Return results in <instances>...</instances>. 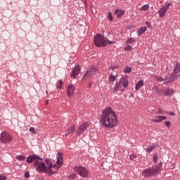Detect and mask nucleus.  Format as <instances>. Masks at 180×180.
<instances>
[{
	"instance_id": "f257e3e1",
	"label": "nucleus",
	"mask_w": 180,
	"mask_h": 180,
	"mask_svg": "<svg viewBox=\"0 0 180 180\" xmlns=\"http://www.w3.org/2000/svg\"><path fill=\"white\" fill-rule=\"evenodd\" d=\"M99 122L103 127L105 129H113L117 126L119 121L117 120V115L112 107L108 106L102 110L100 115Z\"/></svg>"
},
{
	"instance_id": "f03ea898",
	"label": "nucleus",
	"mask_w": 180,
	"mask_h": 180,
	"mask_svg": "<svg viewBox=\"0 0 180 180\" xmlns=\"http://www.w3.org/2000/svg\"><path fill=\"white\" fill-rule=\"evenodd\" d=\"M161 167H162V162L155 165V167H149L143 170L142 172V176H143L144 178H151V176H155V175H158L160 172H161Z\"/></svg>"
},
{
	"instance_id": "7ed1b4c3",
	"label": "nucleus",
	"mask_w": 180,
	"mask_h": 180,
	"mask_svg": "<svg viewBox=\"0 0 180 180\" xmlns=\"http://www.w3.org/2000/svg\"><path fill=\"white\" fill-rule=\"evenodd\" d=\"M129 86V79L127 76H124L118 82H116L114 87L112 88V92L117 94V91L123 92L126 88Z\"/></svg>"
},
{
	"instance_id": "20e7f679",
	"label": "nucleus",
	"mask_w": 180,
	"mask_h": 180,
	"mask_svg": "<svg viewBox=\"0 0 180 180\" xmlns=\"http://www.w3.org/2000/svg\"><path fill=\"white\" fill-rule=\"evenodd\" d=\"M94 41L96 47H105V46H108V44H112V43H113L101 34H97L94 37Z\"/></svg>"
},
{
	"instance_id": "39448f33",
	"label": "nucleus",
	"mask_w": 180,
	"mask_h": 180,
	"mask_svg": "<svg viewBox=\"0 0 180 180\" xmlns=\"http://www.w3.org/2000/svg\"><path fill=\"white\" fill-rule=\"evenodd\" d=\"M33 166L37 172H39V174H49L47 166H46V163L43 162V159L42 160H38L34 162Z\"/></svg>"
},
{
	"instance_id": "423d86ee",
	"label": "nucleus",
	"mask_w": 180,
	"mask_h": 180,
	"mask_svg": "<svg viewBox=\"0 0 180 180\" xmlns=\"http://www.w3.org/2000/svg\"><path fill=\"white\" fill-rule=\"evenodd\" d=\"M73 171L77 172L78 175H80V176H82L83 178H88V175L89 174L88 169L82 166H75L73 167Z\"/></svg>"
},
{
	"instance_id": "0eeeda50",
	"label": "nucleus",
	"mask_w": 180,
	"mask_h": 180,
	"mask_svg": "<svg viewBox=\"0 0 180 180\" xmlns=\"http://www.w3.org/2000/svg\"><path fill=\"white\" fill-rule=\"evenodd\" d=\"M44 161L47 165L48 175L51 176V175L56 174V172H53V168H56V169H57V165H53V160L50 158H46Z\"/></svg>"
},
{
	"instance_id": "6e6552de",
	"label": "nucleus",
	"mask_w": 180,
	"mask_h": 180,
	"mask_svg": "<svg viewBox=\"0 0 180 180\" xmlns=\"http://www.w3.org/2000/svg\"><path fill=\"white\" fill-rule=\"evenodd\" d=\"M12 140H13V137L11 134H9V133H8L6 131H3L1 134L0 141L4 144H6V143H11V141H12Z\"/></svg>"
},
{
	"instance_id": "1a4fd4ad",
	"label": "nucleus",
	"mask_w": 180,
	"mask_h": 180,
	"mask_svg": "<svg viewBox=\"0 0 180 180\" xmlns=\"http://www.w3.org/2000/svg\"><path fill=\"white\" fill-rule=\"evenodd\" d=\"M89 126L90 124L88 122H85L82 124L76 131V136H81V134H82V133H84V131H85V130H86V129H88Z\"/></svg>"
},
{
	"instance_id": "9d476101",
	"label": "nucleus",
	"mask_w": 180,
	"mask_h": 180,
	"mask_svg": "<svg viewBox=\"0 0 180 180\" xmlns=\"http://www.w3.org/2000/svg\"><path fill=\"white\" fill-rule=\"evenodd\" d=\"M169 6H172V3H168L162 6L158 12L159 13V17L164 18V16H165V13H167V11L169 9Z\"/></svg>"
},
{
	"instance_id": "9b49d317",
	"label": "nucleus",
	"mask_w": 180,
	"mask_h": 180,
	"mask_svg": "<svg viewBox=\"0 0 180 180\" xmlns=\"http://www.w3.org/2000/svg\"><path fill=\"white\" fill-rule=\"evenodd\" d=\"M43 161V158L39 157V155H37L35 154L30 155L27 158V164H32V162H36L37 160Z\"/></svg>"
},
{
	"instance_id": "f8f14e48",
	"label": "nucleus",
	"mask_w": 180,
	"mask_h": 180,
	"mask_svg": "<svg viewBox=\"0 0 180 180\" xmlns=\"http://www.w3.org/2000/svg\"><path fill=\"white\" fill-rule=\"evenodd\" d=\"M63 155L62 153L58 152V156H57V161H56V169H60L61 167L63 166Z\"/></svg>"
},
{
	"instance_id": "ddd939ff",
	"label": "nucleus",
	"mask_w": 180,
	"mask_h": 180,
	"mask_svg": "<svg viewBox=\"0 0 180 180\" xmlns=\"http://www.w3.org/2000/svg\"><path fill=\"white\" fill-rule=\"evenodd\" d=\"M79 72H81V68L77 65L72 71L70 77H72V78L75 79V78H77V75H78Z\"/></svg>"
},
{
	"instance_id": "4468645a",
	"label": "nucleus",
	"mask_w": 180,
	"mask_h": 180,
	"mask_svg": "<svg viewBox=\"0 0 180 180\" xmlns=\"http://www.w3.org/2000/svg\"><path fill=\"white\" fill-rule=\"evenodd\" d=\"M74 91H75V86L72 84H70L67 89V95L69 98H72L74 95Z\"/></svg>"
},
{
	"instance_id": "2eb2a0df",
	"label": "nucleus",
	"mask_w": 180,
	"mask_h": 180,
	"mask_svg": "<svg viewBox=\"0 0 180 180\" xmlns=\"http://www.w3.org/2000/svg\"><path fill=\"white\" fill-rule=\"evenodd\" d=\"M162 120H167V117L166 116H157L156 119H153L151 120V122L153 123H161Z\"/></svg>"
},
{
	"instance_id": "dca6fc26",
	"label": "nucleus",
	"mask_w": 180,
	"mask_h": 180,
	"mask_svg": "<svg viewBox=\"0 0 180 180\" xmlns=\"http://www.w3.org/2000/svg\"><path fill=\"white\" fill-rule=\"evenodd\" d=\"M73 133H75V125H71L70 127L68 129L65 133V136H70V134H72Z\"/></svg>"
},
{
	"instance_id": "f3484780",
	"label": "nucleus",
	"mask_w": 180,
	"mask_h": 180,
	"mask_svg": "<svg viewBox=\"0 0 180 180\" xmlns=\"http://www.w3.org/2000/svg\"><path fill=\"white\" fill-rule=\"evenodd\" d=\"M174 90L170 89L169 88H167L164 90L163 96H169L173 95Z\"/></svg>"
},
{
	"instance_id": "a211bd4d",
	"label": "nucleus",
	"mask_w": 180,
	"mask_h": 180,
	"mask_svg": "<svg viewBox=\"0 0 180 180\" xmlns=\"http://www.w3.org/2000/svg\"><path fill=\"white\" fill-rule=\"evenodd\" d=\"M180 72V63H176L174 68V72H173V75L174 78L176 77V74H179Z\"/></svg>"
},
{
	"instance_id": "6ab92c4d",
	"label": "nucleus",
	"mask_w": 180,
	"mask_h": 180,
	"mask_svg": "<svg viewBox=\"0 0 180 180\" xmlns=\"http://www.w3.org/2000/svg\"><path fill=\"white\" fill-rule=\"evenodd\" d=\"M142 86H144V81L140 80L136 83L135 86V91H139L140 88H142Z\"/></svg>"
},
{
	"instance_id": "aec40b11",
	"label": "nucleus",
	"mask_w": 180,
	"mask_h": 180,
	"mask_svg": "<svg viewBox=\"0 0 180 180\" xmlns=\"http://www.w3.org/2000/svg\"><path fill=\"white\" fill-rule=\"evenodd\" d=\"M115 15H117V18L118 19H120V18H122L123 16V15H124L125 11L124 10H116L115 11Z\"/></svg>"
},
{
	"instance_id": "412c9836",
	"label": "nucleus",
	"mask_w": 180,
	"mask_h": 180,
	"mask_svg": "<svg viewBox=\"0 0 180 180\" xmlns=\"http://www.w3.org/2000/svg\"><path fill=\"white\" fill-rule=\"evenodd\" d=\"M92 74L89 71V70L86 72V74L83 75L82 79L85 81V79H89L92 78Z\"/></svg>"
},
{
	"instance_id": "4be33fe9",
	"label": "nucleus",
	"mask_w": 180,
	"mask_h": 180,
	"mask_svg": "<svg viewBox=\"0 0 180 180\" xmlns=\"http://www.w3.org/2000/svg\"><path fill=\"white\" fill-rule=\"evenodd\" d=\"M145 32H147V27H143L140 28L137 31L138 36H141V34H143V33H144Z\"/></svg>"
},
{
	"instance_id": "5701e85b",
	"label": "nucleus",
	"mask_w": 180,
	"mask_h": 180,
	"mask_svg": "<svg viewBox=\"0 0 180 180\" xmlns=\"http://www.w3.org/2000/svg\"><path fill=\"white\" fill-rule=\"evenodd\" d=\"M89 71L94 75V74L98 71V68L95 66H91Z\"/></svg>"
},
{
	"instance_id": "b1692460",
	"label": "nucleus",
	"mask_w": 180,
	"mask_h": 180,
	"mask_svg": "<svg viewBox=\"0 0 180 180\" xmlns=\"http://www.w3.org/2000/svg\"><path fill=\"white\" fill-rule=\"evenodd\" d=\"M117 76H114V75H110V76H109V78H108V81H109V82H110V84L111 83V82H115V81H116V77H117Z\"/></svg>"
},
{
	"instance_id": "393cba45",
	"label": "nucleus",
	"mask_w": 180,
	"mask_h": 180,
	"mask_svg": "<svg viewBox=\"0 0 180 180\" xmlns=\"http://www.w3.org/2000/svg\"><path fill=\"white\" fill-rule=\"evenodd\" d=\"M15 158L18 160V161H25L26 160V156L25 155H17Z\"/></svg>"
},
{
	"instance_id": "a878e982",
	"label": "nucleus",
	"mask_w": 180,
	"mask_h": 180,
	"mask_svg": "<svg viewBox=\"0 0 180 180\" xmlns=\"http://www.w3.org/2000/svg\"><path fill=\"white\" fill-rule=\"evenodd\" d=\"M125 43L126 44H131L132 43H136V39H134V38H129Z\"/></svg>"
},
{
	"instance_id": "bb28decb",
	"label": "nucleus",
	"mask_w": 180,
	"mask_h": 180,
	"mask_svg": "<svg viewBox=\"0 0 180 180\" xmlns=\"http://www.w3.org/2000/svg\"><path fill=\"white\" fill-rule=\"evenodd\" d=\"M150 9V6L148 4L143 5L140 8V11H148Z\"/></svg>"
},
{
	"instance_id": "cd10ccee",
	"label": "nucleus",
	"mask_w": 180,
	"mask_h": 180,
	"mask_svg": "<svg viewBox=\"0 0 180 180\" xmlns=\"http://www.w3.org/2000/svg\"><path fill=\"white\" fill-rule=\"evenodd\" d=\"M108 19L110 22H113V15H112V12L109 11L108 13Z\"/></svg>"
},
{
	"instance_id": "c85d7f7f",
	"label": "nucleus",
	"mask_w": 180,
	"mask_h": 180,
	"mask_svg": "<svg viewBox=\"0 0 180 180\" xmlns=\"http://www.w3.org/2000/svg\"><path fill=\"white\" fill-rule=\"evenodd\" d=\"M124 50L125 51H131L133 50V47H131V46H130V45H127V46H125L124 48Z\"/></svg>"
},
{
	"instance_id": "c756f323",
	"label": "nucleus",
	"mask_w": 180,
	"mask_h": 180,
	"mask_svg": "<svg viewBox=\"0 0 180 180\" xmlns=\"http://www.w3.org/2000/svg\"><path fill=\"white\" fill-rule=\"evenodd\" d=\"M136 158H137V155L133 153V154H131L129 155V160H131V161H134V160H136Z\"/></svg>"
},
{
	"instance_id": "7c9ffc66",
	"label": "nucleus",
	"mask_w": 180,
	"mask_h": 180,
	"mask_svg": "<svg viewBox=\"0 0 180 180\" xmlns=\"http://www.w3.org/2000/svg\"><path fill=\"white\" fill-rule=\"evenodd\" d=\"M124 74H130L131 72V68L127 67L125 70H124Z\"/></svg>"
},
{
	"instance_id": "2f4dec72",
	"label": "nucleus",
	"mask_w": 180,
	"mask_h": 180,
	"mask_svg": "<svg viewBox=\"0 0 180 180\" xmlns=\"http://www.w3.org/2000/svg\"><path fill=\"white\" fill-rule=\"evenodd\" d=\"M154 148H155V146H149L148 148H147L146 149V151L147 153H151V151H153V150Z\"/></svg>"
},
{
	"instance_id": "473e14b6",
	"label": "nucleus",
	"mask_w": 180,
	"mask_h": 180,
	"mask_svg": "<svg viewBox=\"0 0 180 180\" xmlns=\"http://www.w3.org/2000/svg\"><path fill=\"white\" fill-rule=\"evenodd\" d=\"M68 178L70 180H74V179H75V178H77V174H70Z\"/></svg>"
},
{
	"instance_id": "72a5a7b5",
	"label": "nucleus",
	"mask_w": 180,
	"mask_h": 180,
	"mask_svg": "<svg viewBox=\"0 0 180 180\" xmlns=\"http://www.w3.org/2000/svg\"><path fill=\"white\" fill-rule=\"evenodd\" d=\"M30 133H32V134H37V131H36V129H34V127H30Z\"/></svg>"
},
{
	"instance_id": "f704fd0d",
	"label": "nucleus",
	"mask_w": 180,
	"mask_h": 180,
	"mask_svg": "<svg viewBox=\"0 0 180 180\" xmlns=\"http://www.w3.org/2000/svg\"><path fill=\"white\" fill-rule=\"evenodd\" d=\"M63 80H59V85L57 86V88H58V89H63Z\"/></svg>"
},
{
	"instance_id": "c9c22d12",
	"label": "nucleus",
	"mask_w": 180,
	"mask_h": 180,
	"mask_svg": "<svg viewBox=\"0 0 180 180\" xmlns=\"http://www.w3.org/2000/svg\"><path fill=\"white\" fill-rule=\"evenodd\" d=\"M153 161H154L155 164H157V162L158 161V155H155L153 156Z\"/></svg>"
},
{
	"instance_id": "e433bc0d",
	"label": "nucleus",
	"mask_w": 180,
	"mask_h": 180,
	"mask_svg": "<svg viewBox=\"0 0 180 180\" xmlns=\"http://www.w3.org/2000/svg\"><path fill=\"white\" fill-rule=\"evenodd\" d=\"M157 81H159V82H162V81H164V78H162L161 76H159L157 77Z\"/></svg>"
},
{
	"instance_id": "4c0bfd02",
	"label": "nucleus",
	"mask_w": 180,
	"mask_h": 180,
	"mask_svg": "<svg viewBox=\"0 0 180 180\" xmlns=\"http://www.w3.org/2000/svg\"><path fill=\"white\" fill-rule=\"evenodd\" d=\"M165 124L167 127H169V126H171V122L169 121H166L165 122Z\"/></svg>"
},
{
	"instance_id": "58836bf2",
	"label": "nucleus",
	"mask_w": 180,
	"mask_h": 180,
	"mask_svg": "<svg viewBox=\"0 0 180 180\" xmlns=\"http://www.w3.org/2000/svg\"><path fill=\"white\" fill-rule=\"evenodd\" d=\"M0 180H6V176L0 174Z\"/></svg>"
},
{
	"instance_id": "ea45409f",
	"label": "nucleus",
	"mask_w": 180,
	"mask_h": 180,
	"mask_svg": "<svg viewBox=\"0 0 180 180\" xmlns=\"http://www.w3.org/2000/svg\"><path fill=\"white\" fill-rule=\"evenodd\" d=\"M24 176L25 178H30V174H29V172H25V173L24 174Z\"/></svg>"
},
{
	"instance_id": "a19ab883",
	"label": "nucleus",
	"mask_w": 180,
	"mask_h": 180,
	"mask_svg": "<svg viewBox=\"0 0 180 180\" xmlns=\"http://www.w3.org/2000/svg\"><path fill=\"white\" fill-rule=\"evenodd\" d=\"M158 94L159 95H163V94H164V90H162V89H159V90H158Z\"/></svg>"
},
{
	"instance_id": "79ce46f5",
	"label": "nucleus",
	"mask_w": 180,
	"mask_h": 180,
	"mask_svg": "<svg viewBox=\"0 0 180 180\" xmlns=\"http://www.w3.org/2000/svg\"><path fill=\"white\" fill-rule=\"evenodd\" d=\"M118 68H119V65H115V66L110 67V70H112V71L114 70H116V69H118Z\"/></svg>"
},
{
	"instance_id": "37998d69",
	"label": "nucleus",
	"mask_w": 180,
	"mask_h": 180,
	"mask_svg": "<svg viewBox=\"0 0 180 180\" xmlns=\"http://www.w3.org/2000/svg\"><path fill=\"white\" fill-rule=\"evenodd\" d=\"M162 113H164V111H162V110L161 109H159L158 112V115H162Z\"/></svg>"
},
{
	"instance_id": "c03bdc74",
	"label": "nucleus",
	"mask_w": 180,
	"mask_h": 180,
	"mask_svg": "<svg viewBox=\"0 0 180 180\" xmlns=\"http://www.w3.org/2000/svg\"><path fill=\"white\" fill-rule=\"evenodd\" d=\"M146 25L148 26V27H151V23H150V22H146Z\"/></svg>"
},
{
	"instance_id": "a18cd8bd",
	"label": "nucleus",
	"mask_w": 180,
	"mask_h": 180,
	"mask_svg": "<svg viewBox=\"0 0 180 180\" xmlns=\"http://www.w3.org/2000/svg\"><path fill=\"white\" fill-rule=\"evenodd\" d=\"M169 115H170L171 116H175V112H169Z\"/></svg>"
},
{
	"instance_id": "49530a36",
	"label": "nucleus",
	"mask_w": 180,
	"mask_h": 180,
	"mask_svg": "<svg viewBox=\"0 0 180 180\" xmlns=\"http://www.w3.org/2000/svg\"><path fill=\"white\" fill-rule=\"evenodd\" d=\"M88 86H89V88H91L92 87V84H89Z\"/></svg>"
},
{
	"instance_id": "de8ad7c7",
	"label": "nucleus",
	"mask_w": 180,
	"mask_h": 180,
	"mask_svg": "<svg viewBox=\"0 0 180 180\" xmlns=\"http://www.w3.org/2000/svg\"><path fill=\"white\" fill-rule=\"evenodd\" d=\"M46 105H49V100L46 101Z\"/></svg>"
},
{
	"instance_id": "09e8293b",
	"label": "nucleus",
	"mask_w": 180,
	"mask_h": 180,
	"mask_svg": "<svg viewBox=\"0 0 180 180\" xmlns=\"http://www.w3.org/2000/svg\"><path fill=\"white\" fill-rule=\"evenodd\" d=\"M46 94H48V91H46Z\"/></svg>"
}]
</instances>
